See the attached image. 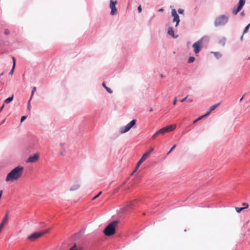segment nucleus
Segmentation results:
<instances>
[{
  "label": "nucleus",
  "mask_w": 250,
  "mask_h": 250,
  "mask_svg": "<svg viewBox=\"0 0 250 250\" xmlns=\"http://www.w3.org/2000/svg\"><path fill=\"white\" fill-rule=\"evenodd\" d=\"M24 167L18 166L12 170L7 175L5 181L7 182H12L20 179L22 175Z\"/></svg>",
  "instance_id": "f257e3e1"
},
{
  "label": "nucleus",
  "mask_w": 250,
  "mask_h": 250,
  "mask_svg": "<svg viewBox=\"0 0 250 250\" xmlns=\"http://www.w3.org/2000/svg\"><path fill=\"white\" fill-rule=\"evenodd\" d=\"M117 221H114L111 222L104 229V233L105 235L110 236L113 235L115 233V228L118 224Z\"/></svg>",
  "instance_id": "f03ea898"
},
{
  "label": "nucleus",
  "mask_w": 250,
  "mask_h": 250,
  "mask_svg": "<svg viewBox=\"0 0 250 250\" xmlns=\"http://www.w3.org/2000/svg\"><path fill=\"white\" fill-rule=\"evenodd\" d=\"M228 21V18L225 15H221L217 17L214 21L216 26H221L225 24Z\"/></svg>",
  "instance_id": "7ed1b4c3"
},
{
  "label": "nucleus",
  "mask_w": 250,
  "mask_h": 250,
  "mask_svg": "<svg viewBox=\"0 0 250 250\" xmlns=\"http://www.w3.org/2000/svg\"><path fill=\"white\" fill-rule=\"evenodd\" d=\"M49 230L50 229H48L41 232H36L33 233L28 237V239L31 241H34L43 236V235L47 233Z\"/></svg>",
  "instance_id": "20e7f679"
},
{
  "label": "nucleus",
  "mask_w": 250,
  "mask_h": 250,
  "mask_svg": "<svg viewBox=\"0 0 250 250\" xmlns=\"http://www.w3.org/2000/svg\"><path fill=\"white\" fill-rule=\"evenodd\" d=\"M203 38H202L192 45L194 52L196 55H197L200 52L203 47Z\"/></svg>",
  "instance_id": "39448f33"
},
{
  "label": "nucleus",
  "mask_w": 250,
  "mask_h": 250,
  "mask_svg": "<svg viewBox=\"0 0 250 250\" xmlns=\"http://www.w3.org/2000/svg\"><path fill=\"white\" fill-rule=\"evenodd\" d=\"M176 127V125H167L158 130L160 135H164L165 133L174 130Z\"/></svg>",
  "instance_id": "423d86ee"
},
{
  "label": "nucleus",
  "mask_w": 250,
  "mask_h": 250,
  "mask_svg": "<svg viewBox=\"0 0 250 250\" xmlns=\"http://www.w3.org/2000/svg\"><path fill=\"white\" fill-rule=\"evenodd\" d=\"M136 123V120L134 119L127 124L125 127H122L120 129V132L121 134L125 133L128 131L132 127H133Z\"/></svg>",
  "instance_id": "0eeeda50"
},
{
  "label": "nucleus",
  "mask_w": 250,
  "mask_h": 250,
  "mask_svg": "<svg viewBox=\"0 0 250 250\" xmlns=\"http://www.w3.org/2000/svg\"><path fill=\"white\" fill-rule=\"evenodd\" d=\"M117 4L116 0H110V8L111 9L110 14L114 15L117 13V9L116 7V5Z\"/></svg>",
  "instance_id": "6e6552de"
},
{
  "label": "nucleus",
  "mask_w": 250,
  "mask_h": 250,
  "mask_svg": "<svg viewBox=\"0 0 250 250\" xmlns=\"http://www.w3.org/2000/svg\"><path fill=\"white\" fill-rule=\"evenodd\" d=\"M148 153L149 152H146L143 155L142 158L137 163L133 172H135L138 169L141 164L148 157Z\"/></svg>",
  "instance_id": "1a4fd4ad"
},
{
  "label": "nucleus",
  "mask_w": 250,
  "mask_h": 250,
  "mask_svg": "<svg viewBox=\"0 0 250 250\" xmlns=\"http://www.w3.org/2000/svg\"><path fill=\"white\" fill-rule=\"evenodd\" d=\"M40 158V154L39 153H35L33 155L29 156L26 160V162L29 163H35L37 162Z\"/></svg>",
  "instance_id": "9d476101"
},
{
  "label": "nucleus",
  "mask_w": 250,
  "mask_h": 250,
  "mask_svg": "<svg viewBox=\"0 0 250 250\" xmlns=\"http://www.w3.org/2000/svg\"><path fill=\"white\" fill-rule=\"evenodd\" d=\"M245 3V0H239V5L236 9L232 11L233 13L236 15L242 8Z\"/></svg>",
  "instance_id": "9b49d317"
},
{
  "label": "nucleus",
  "mask_w": 250,
  "mask_h": 250,
  "mask_svg": "<svg viewBox=\"0 0 250 250\" xmlns=\"http://www.w3.org/2000/svg\"><path fill=\"white\" fill-rule=\"evenodd\" d=\"M172 16L173 17V21L176 22V26H177L180 21L179 17L177 14V12L175 9H172L171 11Z\"/></svg>",
  "instance_id": "f8f14e48"
},
{
  "label": "nucleus",
  "mask_w": 250,
  "mask_h": 250,
  "mask_svg": "<svg viewBox=\"0 0 250 250\" xmlns=\"http://www.w3.org/2000/svg\"><path fill=\"white\" fill-rule=\"evenodd\" d=\"M8 214L9 212L7 211L5 215L4 216V218L3 219L2 222H1L0 224L2 226L4 227L8 223Z\"/></svg>",
  "instance_id": "ddd939ff"
},
{
  "label": "nucleus",
  "mask_w": 250,
  "mask_h": 250,
  "mask_svg": "<svg viewBox=\"0 0 250 250\" xmlns=\"http://www.w3.org/2000/svg\"><path fill=\"white\" fill-rule=\"evenodd\" d=\"M80 187V185L78 183L74 184L70 188V190L75 191L79 189Z\"/></svg>",
  "instance_id": "4468645a"
},
{
  "label": "nucleus",
  "mask_w": 250,
  "mask_h": 250,
  "mask_svg": "<svg viewBox=\"0 0 250 250\" xmlns=\"http://www.w3.org/2000/svg\"><path fill=\"white\" fill-rule=\"evenodd\" d=\"M12 60H13V66H12V69L11 70L10 72H9V74L10 75H12L13 74L14 71V69L15 68V65H16V59H15V57H13Z\"/></svg>",
  "instance_id": "2eb2a0df"
},
{
  "label": "nucleus",
  "mask_w": 250,
  "mask_h": 250,
  "mask_svg": "<svg viewBox=\"0 0 250 250\" xmlns=\"http://www.w3.org/2000/svg\"><path fill=\"white\" fill-rule=\"evenodd\" d=\"M220 103H217L216 104H215L214 105H213L212 106H211L210 108H209V111L207 113H209V114L211 113V112H212V111H213L216 108H217L219 105H220Z\"/></svg>",
  "instance_id": "dca6fc26"
},
{
  "label": "nucleus",
  "mask_w": 250,
  "mask_h": 250,
  "mask_svg": "<svg viewBox=\"0 0 250 250\" xmlns=\"http://www.w3.org/2000/svg\"><path fill=\"white\" fill-rule=\"evenodd\" d=\"M167 33L168 35H169L170 36H171L173 38H176L178 36H174V30H173V29L171 27H169L168 28V32H167Z\"/></svg>",
  "instance_id": "f3484780"
},
{
  "label": "nucleus",
  "mask_w": 250,
  "mask_h": 250,
  "mask_svg": "<svg viewBox=\"0 0 250 250\" xmlns=\"http://www.w3.org/2000/svg\"><path fill=\"white\" fill-rule=\"evenodd\" d=\"M135 201H132L128 202L126 205L127 208H132L134 206V203Z\"/></svg>",
  "instance_id": "a211bd4d"
},
{
  "label": "nucleus",
  "mask_w": 250,
  "mask_h": 250,
  "mask_svg": "<svg viewBox=\"0 0 250 250\" xmlns=\"http://www.w3.org/2000/svg\"><path fill=\"white\" fill-rule=\"evenodd\" d=\"M208 115H209V113H206L205 115L200 116V117H199L198 118H197V119H196L195 120H194L193 121V124L196 123L198 121H199L200 120L202 119L204 117L208 116Z\"/></svg>",
  "instance_id": "6ab92c4d"
},
{
  "label": "nucleus",
  "mask_w": 250,
  "mask_h": 250,
  "mask_svg": "<svg viewBox=\"0 0 250 250\" xmlns=\"http://www.w3.org/2000/svg\"><path fill=\"white\" fill-rule=\"evenodd\" d=\"M211 53L213 54L217 59H219L222 56L221 54L218 52H211Z\"/></svg>",
  "instance_id": "aec40b11"
},
{
  "label": "nucleus",
  "mask_w": 250,
  "mask_h": 250,
  "mask_svg": "<svg viewBox=\"0 0 250 250\" xmlns=\"http://www.w3.org/2000/svg\"><path fill=\"white\" fill-rule=\"evenodd\" d=\"M14 96L12 95V96L7 98L5 101L4 103L6 104H8L10 103L13 99Z\"/></svg>",
  "instance_id": "412c9836"
},
{
  "label": "nucleus",
  "mask_w": 250,
  "mask_h": 250,
  "mask_svg": "<svg viewBox=\"0 0 250 250\" xmlns=\"http://www.w3.org/2000/svg\"><path fill=\"white\" fill-rule=\"evenodd\" d=\"M195 61V58L194 57H190L188 60V63H191Z\"/></svg>",
  "instance_id": "4be33fe9"
},
{
  "label": "nucleus",
  "mask_w": 250,
  "mask_h": 250,
  "mask_svg": "<svg viewBox=\"0 0 250 250\" xmlns=\"http://www.w3.org/2000/svg\"><path fill=\"white\" fill-rule=\"evenodd\" d=\"M69 250H80L79 248L75 244L71 249Z\"/></svg>",
  "instance_id": "5701e85b"
},
{
  "label": "nucleus",
  "mask_w": 250,
  "mask_h": 250,
  "mask_svg": "<svg viewBox=\"0 0 250 250\" xmlns=\"http://www.w3.org/2000/svg\"><path fill=\"white\" fill-rule=\"evenodd\" d=\"M160 135L159 133H158V131L156 132L152 136V139H155L158 135Z\"/></svg>",
  "instance_id": "b1692460"
},
{
  "label": "nucleus",
  "mask_w": 250,
  "mask_h": 250,
  "mask_svg": "<svg viewBox=\"0 0 250 250\" xmlns=\"http://www.w3.org/2000/svg\"><path fill=\"white\" fill-rule=\"evenodd\" d=\"M250 23H249L245 28L244 31H243V34L246 33L250 27Z\"/></svg>",
  "instance_id": "393cba45"
},
{
  "label": "nucleus",
  "mask_w": 250,
  "mask_h": 250,
  "mask_svg": "<svg viewBox=\"0 0 250 250\" xmlns=\"http://www.w3.org/2000/svg\"><path fill=\"white\" fill-rule=\"evenodd\" d=\"M235 209H236V211L238 212V213H239L242 210H243L244 209V208H243V207L242 208H238V207H236L235 208Z\"/></svg>",
  "instance_id": "a878e982"
},
{
  "label": "nucleus",
  "mask_w": 250,
  "mask_h": 250,
  "mask_svg": "<svg viewBox=\"0 0 250 250\" xmlns=\"http://www.w3.org/2000/svg\"><path fill=\"white\" fill-rule=\"evenodd\" d=\"M36 91V87H34L32 89V94H31V97H30V100H31L32 98V96L34 93V92Z\"/></svg>",
  "instance_id": "bb28decb"
},
{
  "label": "nucleus",
  "mask_w": 250,
  "mask_h": 250,
  "mask_svg": "<svg viewBox=\"0 0 250 250\" xmlns=\"http://www.w3.org/2000/svg\"><path fill=\"white\" fill-rule=\"evenodd\" d=\"M176 144L174 145L171 148L170 150L168 151L167 155H168L176 147Z\"/></svg>",
  "instance_id": "cd10ccee"
},
{
  "label": "nucleus",
  "mask_w": 250,
  "mask_h": 250,
  "mask_svg": "<svg viewBox=\"0 0 250 250\" xmlns=\"http://www.w3.org/2000/svg\"><path fill=\"white\" fill-rule=\"evenodd\" d=\"M102 194V191H100L96 196L93 197L92 199V200H94L97 199L101 194Z\"/></svg>",
  "instance_id": "c85d7f7f"
},
{
  "label": "nucleus",
  "mask_w": 250,
  "mask_h": 250,
  "mask_svg": "<svg viewBox=\"0 0 250 250\" xmlns=\"http://www.w3.org/2000/svg\"><path fill=\"white\" fill-rule=\"evenodd\" d=\"M242 206H243V208L244 209L247 208L249 207V205L247 203H243L242 204Z\"/></svg>",
  "instance_id": "c756f323"
},
{
  "label": "nucleus",
  "mask_w": 250,
  "mask_h": 250,
  "mask_svg": "<svg viewBox=\"0 0 250 250\" xmlns=\"http://www.w3.org/2000/svg\"><path fill=\"white\" fill-rule=\"evenodd\" d=\"M105 89L109 93H112L113 92L112 90L108 87H105Z\"/></svg>",
  "instance_id": "7c9ffc66"
},
{
  "label": "nucleus",
  "mask_w": 250,
  "mask_h": 250,
  "mask_svg": "<svg viewBox=\"0 0 250 250\" xmlns=\"http://www.w3.org/2000/svg\"><path fill=\"white\" fill-rule=\"evenodd\" d=\"M27 117L25 116H23L22 117H21V122H23L26 119Z\"/></svg>",
  "instance_id": "2f4dec72"
},
{
  "label": "nucleus",
  "mask_w": 250,
  "mask_h": 250,
  "mask_svg": "<svg viewBox=\"0 0 250 250\" xmlns=\"http://www.w3.org/2000/svg\"><path fill=\"white\" fill-rule=\"evenodd\" d=\"M30 101H31V100L30 99L28 103V109L29 110H30V108H31Z\"/></svg>",
  "instance_id": "473e14b6"
},
{
  "label": "nucleus",
  "mask_w": 250,
  "mask_h": 250,
  "mask_svg": "<svg viewBox=\"0 0 250 250\" xmlns=\"http://www.w3.org/2000/svg\"><path fill=\"white\" fill-rule=\"evenodd\" d=\"M138 11L139 13L141 12V11H142V7H141V5H139L138 6Z\"/></svg>",
  "instance_id": "72a5a7b5"
},
{
  "label": "nucleus",
  "mask_w": 250,
  "mask_h": 250,
  "mask_svg": "<svg viewBox=\"0 0 250 250\" xmlns=\"http://www.w3.org/2000/svg\"><path fill=\"white\" fill-rule=\"evenodd\" d=\"M154 150V148L153 147H151L150 148V149L148 151H147L146 152H149L148 153V156L149 155V154L152 152Z\"/></svg>",
  "instance_id": "f704fd0d"
},
{
  "label": "nucleus",
  "mask_w": 250,
  "mask_h": 250,
  "mask_svg": "<svg viewBox=\"0 0 250 250\" xmlns=\"http://www.w3.org/2000/svg\"><path fill=\"white\" fill-rule=\"evenodd\" d=\"M178 12L179 13L182 14L184 12V10L182 9H179L178 10Z\"/></svg>",
  "instance_id": "c9c22d12"
},
{
  "label": "nucleus",
  "mask_w": 250,
  "mask_h": 250,
  "mask_svg": "<svg viewBox=\"0 0 250 250\" xmlns=\"http://www.w3.org/2000/svg\"><path fill=\"white\" fill-rule=\"evenodd\" d=\"M4 34L5 35H8L9 34V31L8 29H5L4 31Z\"/></svg>",
  "instance_id": "e433bc0d"
},
{
  "label": "nucleus",
  "mask_w": 250,
  "mask_h": 250,
  "mask_svg": "<svg viewBox=\"0 0 250 250\" xmlns=\"http://www.w3.org/2000/svg\"><path fill=\"white\" fill-rule=\"evenodd\" d=\"M176 102H177V99H176V97H175L173 101V104L175 105L176 104Z\"/></svg>",
  "instance_id": "4c0bfd02"
},
{
  "label": "nucleus",
  "mask_w": 250,
  "mask_h": 250,
  "mask_svg": "<svg viewBox=\"0 0 250 250\" xmlns=\"http://www.w3.org/2000/svg\"><path fill=\"white\" fill-rule=\"evenodd\" d=\"M220 43L222 45H224L225 43V41H220Z\"/></svg>",
  "instance_id": "58836bf2"
},
{
  "label": "nucleus",
  "mask_w": 250,
  "mask_h": 250,
  "mask_svg": "<svg viewBox=\"0 0 250 250\" xmlns=\"http://www.w3.org/2000/svg\"><path fill=\"white\" fill-rule=\"evenodd\" d=\"M188 96H187L186 97H185L184 98H183V99H182V100H181V102L182 103L184 102V101H185L187 99Z\"/></svg>",
  "instance_id": "ea45409f"
},
{
  "label": "nucleus",
  "mask_w": 250,
  "mask_h": 250,
  "mask_svg": "<svg viewBox=\"0 0 250 250\" xmlns=\"http://www.w3.org/2000/svg\"><path fill=\"white\" fill-rule=\"evenodd\" d=\"M3 226H2L1 225H0V233L1 232L2 229H3Z\"/></svg>",
  "instance_id": "a19ab883"
},
{
  "label": "nucleus",
  "mask_w": 250,
  "mask_h": 250,
  "mask_svg": "<svg viewBox=\"0 0 250 250\" xmlns=\"http://www.w3.org/2000/svg\"><path fill=\"white\" fill-rule=\"evenodd\" d=\"M4 104H3L2 105V106L1 107V108H0V112H1V111L2 110V109H3V108H4Z\"/></svg>",
  "instance_id": "79ce46f5"
},
{
  "label": "nucleus",
  "mask_w": 250,
  "mask_h": 250,
  "mask_svg": "<svg viewBox=\"0 0 250 250\" xmlns=\"http://www.w3.org/2000/svg\"><path fill=\"white\" fill-rule=\"evenodd\" d=\"M102 85L105 88V87H106L107 86H106L105 83L104 82L103 83H102Z\"/></svg>",
  "instance_id": "37998d69"
},
{
  "label": "nucleus",
  "mask_w": 250,
  "mask_h": 250,
  "mask_svg": "<svg viewBox=\"0 0 250 250\" xmlns=\"http://www.w3.org/2000/svg\"><path fill=\"white\" fill-rule=\"evenodd\" d=\"M2 194V190H0V198H1V197Z\"/></svg>",
  "instance_id": "c03bdc74"
},
{
  "label": "nucleus",
  "mask_w": 250,
  "mask_h": 250,
  "mask_svg": "<svg viewBox=\"0 0 250 250\" xmlns=\"http://www.w3.org/2000/svg\"><path fill=\"white\" fill-rule=\"evenodd\" d=\"M164 11V9L163 8H161L159 10V12H163Z\"/></svg>",
  "instance_id": "a18cd8bd"
},
{
  "label": "nucleus",
  "mask_w": 250,
  "mask_h": 250,
  "mask_svg": "<svg viewBox=\"0 0 250 250\" xmlns=\"http://www.w3.org/2000/svg\"><path fill=\"white\" fill-rule=\"evenodd\" d=\"M188 102L190 103V102H192L193 101V100L192 99H188Z\"/></svg>",
  "instance_id": "49530a36"
},
{
  "label": "nucleus",
  "mask_w": 250,
  "mask_h": 250,
  "mask_svg": "<svg viewBox=\"0 0 250 250\" xmlns=\"http://www.w3.org/2000/svg\"><path fill=\"white\" fill-rule=\"evenodd\" d=\"M5 119H4L1 123V124H3L5 122Z\"/></svg>",
  "instance_id": "de8ad7c7"
},
{
  "label": "nucleus",
  "mask_w": 250,
  "mask_h": 250,
  "mask_svg": "<svg viewBox=\"0 0 250 250\" xmlns=\"http://www.w3.org/2000/svg\"><path fill=\"white\" fill-rule=\"evenodd\" d=\"M243 35H242L241 37V41H243Z\"/></svg>",
  "instance_id": "09e8293b"
},
{
  "label": "nucleus",
  "mask_w": 250,
  "mask_h": 250,
  "mask_svg": "<svg viewBox=\"0 0 250 250\" xmlns=\"http://www.w3.org/2000/svg\"><path fill=\"white\" fill-rule=\"evenodd\" d=\"M3 75V73H2L0 74V76H2Z\"/></svg>",
  "instance_id": "8fccbe9b"
},
{
  "label": "nucleus",
  "mask_w": 250,
  "mask_h": 250,
  "mask_svg": "<svg viewBox=\"0 0 250 250\" xmlns=\"http://www.w3.org/2000/svg\"><path fill=\"white\" fill-rule=\"evenodd\" d=\"M249 59H250V57L249 58Z\"/></svg>",
  "instance_id": "3c124183"
}]
</instances>
